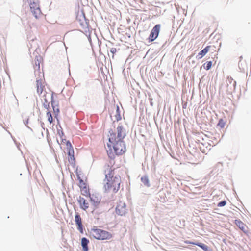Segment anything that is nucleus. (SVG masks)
<instances>
[{
  "mask_svg": "<svg viewBox=\"0 0 251 251\" xmlns=\"http://www.w3.org/2000/svg\"><path fill=\"white\" fill-rule=\"evenodd\" d=\"M109 133L107 152L110 158L114 159L116 155H121L126 151V144L123 140L126 134L121 126L117 127V133L110 131Z\"/></svg>",
  "mask_w": 251,
  "mask_h": 251,
  "instance_id": "obj_1",
  "label": "nucleus"
},
{
  "mask_svg": "<svg viewBox=\"0 0 251 251\" xmlns=\"http://www.w3.org/2000/svg\"><path fill=\"white\" fill-rule=\"evenodd\" d=\"M104 173L105 176L104 179V189L106 191L117 192L120 188L121 181L120 176L116 174L115 169L109 165L105 167Z\"/></svg>",
  "mask_w": 251,
  "mask_h": 251,
  "instance_id": "obj_2",
  "label": "nucleus"
},
{
  "mask_svg": "<svg viewBox=\"0 0 251 251\" xmlns=\"http://www.w3.org/2000/svg\"><path fill=\"white\" fill-rule=\"evenodd\" d=\"M60 141L57 140L58 143L60 145H66V150L68 155V161L70 164L74 165L75 163V158L74 157V151L73 148L69 141H67L66 139L64 138V134L61 132V134L59 132Z\"/></svg>",
  "mask_w": 251,
  "mask_h": 251,
  "instance_id": "obj_3",
  "label": "nucleus"
},
{
  "mask_svg": "<svg viewBox=\"0 0 251 251\" xmlns=\"http://www.w3.org/2000/svg\"><path fill=\"white\" fill-rule=\"evenodd\" d=\"M90 235L95 239L98 240H109L112 235L111 233L94 226L90 230Z\"/></svg>",
  "mask_w": 251,
  "mask_h": 251,
  "instance_id": "obj_4",
  "label": "nucleus"
},
{
  "mask_svg": "<svg viewBox=\"0 0 251 251\" xmlns=\"http://www.w3.org/2000/svg\"><path fill=\"white\" fill-rule=\"evenodd\" d=\"M36 88L37 94L40 97L48 96V98H52V95L48 93L45 89V82L43 78L37 79L36 81Z\"/></svg>",
  "mask_w": 251,
  "mask_h": 251,
  "instance_id": "obj_5",
  "label": "nucleus"
},
{
  "mask_svg": "<svg viewBox=\"0 0 251 251\" xmlns=\"http://www.w3.org/2000/svg\"><path fill=\"white\" fill-rule=\"evenodd\" d=\"M30 7L31 12L36 18H38L41 16V11L37 0H31L30 2Z\"/></svg>",
  "mask_w": 251,
  "mask_h": 251,
  "instance_id": "obj_6",
  "label": "nucleus"
},
{
  "mask_svg": "<svg viewBox=\"0 0 251 251\" xmlns=\"http://www.w3.org/2000/svg\"><path fill=\"white\" fill-rule=\"evenodd\" d=\"M127 211L125 202L120 201L116 207V213L121 216L125 215Z\"/></svg>",
  "mask_w": 251,
  "mask_h": 251,
  "instance_id": "obj_7",
  "label": "nucleus"
},
{
  "mask_svg": "<svg viewBox=\"0 0 251 251\" xmlns=\"http://www.w3.org/2000/svg\"><path fill=\"white\" fill-rule=\"evenodd\" d=\"M160 25L157 24L153 27L148 38L150 41H153L158 37L160 30Z\"/></svg>",
  "mask_w": 251,
  "mask_h": 251,
  "instance_id": "obj_8",
  "label": "nucleus"
},
{
  "mask_svg": "<svg viewBox=\"0 0 251 251\" xmlns=\"http://www.w3.org/2000/svg\"><path fill=\"white\" fill-rule=\"evenodd\" d=\"M78 178L79 180L78 186L80 189L81 194L86 197L90 196L89 189L86 182L80 177H78Z\"/></svg>",
  "mask_w": 251,
  "mask_h": 251,
  "instance_id": "obj_9",
  "label": "nucleus"
},
{
  "mask_svg": "<svg viewBox=\"0 0 251 251\" xmlns=\"http://www.w3.org/2000/svg\"><path fill=\"white\" fill-rule=\"evenodd\" d=\"M78 202L81 208L85 211H87L89 207V202L83 197H79L78 199Z\"/></svg>",
  "mask_w": 251,
  "mask_h": 251,
  "instance_id": "obj_10",
  "label": "nucleus"
},
{
  "mask_svg": "<svg viewBox=\"0 0 251 251\" xmlns=\"http://www.w3.org/2000/svg\"><path fill=\"white\" fill-rule=\"evenodd\" d=\"M75 220L76 224L78 226V227H77L78 229L81 232H83V225L82 223V219H81V218L80 215L78 213L75 214Z\"/></svg>",
  "mask_w": 251,
  "mask_h": 251,
  "instance_id": "obj_11",
  "label": "nucleus"
},
{
  "mask_svg": "<svg viewBox=\"0 0 251 251\" xmlns=\"http://www.w3.org/2000/svg\"><path fill=\"white\" fill-rule=\"evenodd\" d=\"M110 116L113 122L118 121L122 118L120 111H111Z\"/></svg>",
  "mask_w": 251,
  "mask_h": 251,
  "instance_id": "obj_12",
  "label": "nucleus"
},
{
  "mask_svg": "<svg viewBox=\"0 0 251 251\" xmlns=\"http://www.w3.org/2000/svg\"><path fill=\"white\" fill-rule=\"evenodd\" d=\"M184 242L186 244L196 245L200 247L201 249H202L204 251H209L208 247L207 245H206L203 243H198V242L195 243V242H191V241H188V240L185 241Z\"/></svg>",
  "mask_w": 251,
  "mask_h": 251,
  "instance_id": "obj_13",
  "label": "nucleus"
},
{
  "mask_svg": "<svg viewBox=\"0 0 251 251\" xmlns=\"http://www.w3.org/2000/svg\"><path fill=\"white\" fill-rule=\"evenodd\" d=\"M88 196L90 197L91 201L93 203L94 207L92 208V211H93L95 209L96 206L100 203V199L93 195L91 196L90 194V196Z\"/></svg>",
  "mask_w": 251,
  "mask_h": 251,
  "instance_id": "obj_14",
  "label": "nucleus"
},
{
  "mask_svg": "<svg viewBox=\"0 0 251 251\" xmlns=\"http://www.w3.org/2000/svg\"><path fill=\"white\" fill-rule=\"evenodd\" d=\"M41 98L43 104V108L46 109H50V100L51 98H48V96H45V97H41Z\"/></svg>",
  "mask_w": 251,
  "mask_h": 251,
  "instance_id": "obj_15",
  "label": "nucleus"
},
{
  "mask_svg": "<svg viewBox=\"0 0 251 251\" xmlns=\"http://www.w3.org/2000/svg\"><path fill=\"white\" fill-rule=\"evenodd\" d=\"M235 224L242 231H243L244 232H246V226L241 220H235Z\"/></svg>",
  "mask_w": 251,
  "mask_h": 251,
  "instance_id": "obj_16",
  "label": "nucleus"
},
{
  "mask_svg": "<svg viewBox=\"0 0 251 251\" xmlns=\"http://www.w3.org/2000/svg\"><path fill=\"white\" fill-rule=\"evenodd\" d=\"M89 242V240L85 237H83L81 239V245L83 247V250L84 251H88V244Z\"/></svg>",
  "mask_w": 251,
  "mask_h": 251,
  "instance_id": "obj_17",
  "label": "nucleus"
},
{
  "mask_svg": "<svg viewBox=\"0 0 251 251\" xmlns=\"http://www.w3.org/2000/svg\"><path fill=\"white\" fill-rule=\"evenodd\" d=\"M211 47V46H207L201 51L198 54L199 56H200L199 58H201L203 56H204L209 51Z\"/></svg>",
  "mask_w": 251,
  "mask_h": 251,
  "instance_id": "obj_18",
  "label": "nucleus"
},
{
  "mask_svg": "<svg viewBox=\"0 0 251 251\" xmlns=\"http://www.w3.org/2000/svg\"><path fill=\"white\" fill-rule=\"evenodd\" d=\"M141 181L144 184V185L149 187L150 186L149 180L147 176H144L141 177Z\"/></svg>",
  "mask_w": 251,
  "mask_h": 251,
  "instance_id": "obj_19",
  "label": "nucleus"
},
{
  "mask_svg": "<svg viewBox=\"0 0 251 251\" xmlns=\"http://www.w3.org/2000/svg\"><path fill=\"white\" fill-rule=\"evenodd\" d=\"M84 21L81 22L80 23V25L82 26V27L84 29H86L88 28L89 23L87 21H86L85 18L83 17Z\"/></svg>",
  "mask_w": 251,
  "mask_h": 251,
  "instance_id": "obj_20",
  "label": "nucleus"
},
{
  "mask_svg": "<svg viewBox=\"0 0 251 251\" xmlns=\"http://www.w3.org/2000/svg\"><path fill=\"white\" fill-rule=\"evenodd\" d=\"M226 122L222 119H220L218 123V126L221 128H224L225 126Z\"/></svg>",
  "mask_w": 251,
  "mask_h": 251,
  "instance_id": "obj_21",
  "label": "nucleus"
},
{
  "mask_svg": "<svg viewBox=\"0 0 251 251\" xmlns=\"http://www.w3.org/2000/svg\"><path fill=\"white\" fill-rule=\"evenodd\" d=\"M47 117L48 118V121L50 123H51L53 121V118H52V114L51 113L50 111H48L47 113Z\"/></svg>",
  "mask_w": 251,
  "mask_h": 251,
  "instance_id": "obj_22",
  "label": "nucleus"
},
{
  "mask_svg": "<svg viewBox=\"0 0 251 251\" xmlns=\"http://www.w3.org/2000/svg\"><path fill=\"white\" fill-rule=\"evenodd\" d=\"M212 62L211 61H208L206 63L204 64V68L206 70H209L212 66Z\"/></svg>",
  "mask_w": 251,
  "mask_h": 251,
  "instance_id": "obj_23",
  "label": "nucleus"
},
{
  "mask_svg": "<svg viewBox=\"0 0 251 251\" xmlns=\"http://www.w3.org/2000/svg\"><path fill=\"white\" fill-rule=\"evenodd\" d=\"M51 106L53 110H59L58 105L54 101L51 100Z\"/></svg>",
  "mask_w": 251,
  "mask_h": 251,
  "instance_id": "obj_24",
  "label": "nucleus"
},
{
  "mask_svg": "<svg viewBox=\"0 0 251 251\" xmlns=\"http://www.w3.org/2000/svg\"><path fill=\"white\" fill-rule=\"evenodd\" d=\"M226 203V201H222L218 203V207H222V206H225Z\"/></svg>",
  "mask_w": 251,
  "mask_h": 251,
  "instance_id": "obj_25",
  "label": "nucleus"
},
{
  "mask_svg": "<svg viewBox=\"0 0 251 251\" xmlns=\"http://www.w3.org/2000/svg\"><path fill=\"white\" fill-rule=\"evenodd\" d=\"M111 52L113 53H115L116 52V48H112L111 50Z\"/></svg>",
  "mask_w": 251,
  "mask_h": 251,
  "instance_id": "obj_26",
  "label": "nucleus"
},
{
  "mask_svg": "<svg viewBox=\"0 0 251 251\" xmlns=\"http://www.w3.org/2000/svg\"><path fill=\"white\" fill-rule=\"evenodd\" d=\"M84 21V19L82 20V22ZM81 22V20H80V23Z\"/></svg>",
  "mask_w": 251,
  "mask_h": 251,
  "instance_id": "obj_27",
  "label": "nucleus"
}]
</instances>
